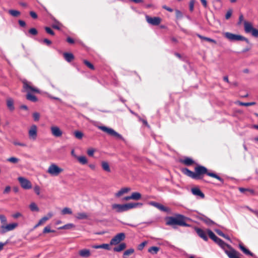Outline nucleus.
Instances as JSON below:
<instances>
[{
  "instance_id": "nucleus-1",
  "label": "nucleus",
  "mask_w": 258,
  "mask_h": 258,
  "mask_svg": "<svg viewBox=\"0 0 258 258\" xmlns=\"http://www.w3.org/2000/svg\"><path fill=\"white\" fill-rule=\"evenodd\" d=\"M194 170V172L187 168H184L181 169V171L184 174L195 180L203 179L204 175L206 174L218 179L222 183L224 182L223 179L215 173L209 172L208 169L204 166L197 165Z\"/></svg>"
},
{
  "instance_id": "nucleus-2",
  "label": "nucleus",
  "mask_w": 258,
  "mask_h": 258,
  "mask_svg": "<svg viewBox=\"0 0 258 258\" xmlns=\"http://www.w3.org/2000/svg\"><path fill=\"white\" fill-rule=\"evenodd\" d=\"M187 218L181 214H176L174 216L169 217L166 218V225H170L175 228V225L189 227V225L186 223Z\"/></svg>"
},
{
  "instance_id": "nucleus-3",
  "label": "nucleus",
  "mask_w": 258,
  "mask_h": 258,
  "mask_svg": "<svg viewBox=\"0 0 258 258\" xmlns=\"http://www.w3.org/2000/svg\"><path fill=\"white\" fill-rule=\"evenodd\" d=\"M142 205L143 204L140 203H130L122 205L114 204L112 205L111 207L112 210H115L116 212L121 213L138 207H141Z\"/></svg>"
},
{
  "instance_id": "nucleus-4",
  "label": "nucleus",
  "mask_w": 258,
  "mask_h": 258,
  "mask_svg": "<svg viewBox=\"0 0 258 258\" xmlns=\"http://www.w3.org/2000/svg\"><path fill=\"white\" fill-rule=\"evenodd\" d=\"M23 83V91L27 92V94L35 93H39V90L33 86L32 83L26 80H22Z\"/></svg>"
},
{
  "instance_id": "nucleus-5",
  "label": "nucleus",
  "mask_w": 258,
  "mask_h": 258,
  "mask_svg": "<svg viewBox=\"0 0 258 258\" xmlns=\"http://www.w3.org/2000/svg\"><path fill=\"white\" fill-rule=\"evenodd\" d=\"M223 35L230 41H244L247 43H249V41L247 38L240 35L235 34L230 32H225L223 34Z\"/></svg>"
},
{
  "instance_id": "nucleus-6",
  "label": "nucleus",
  "mask_w": 258,
  "mask_h": 258,
  "mask_svg": "<svg viewBox=\"0 0 258 258\" xmlns=\"http://www.w3.org/2000/svg\"><path fill=\"white\" fill-rule=\"evenodd\" d=\"M98 128L103 132L106 133L107 134L111 136L114 137L120 140L123 139L121 135L119 134L118 133L116 132L114 130L111 128H109L105 126H99Z\"/></svg>"
},
{
  "instance_id": "nucleus-7",
  "label": "nucleus",
  "mask_w": 258,
  "mask_h": 258,
  "mask_svg": "<svg viewBox=\"0 0 258 258\" xmlns=\"http://www.w3.org/2000/svg\"><path fill=\"white\" fill-rule=\"evenodd\" d=\"M63 169L55 164H51L48 167L47 172L52 176H57L63 171Z\"/></svg>"
},
{
  "instance_id": "nucleus-8",
  "label": "nucleus",
  "mask_w": 258,
  "mask_h": 258,
  "mask_svg": "<svg viewBox=\"0 0 258 258\" xmlns=\"http://www.w3.org/2000/svg\"><path fill=\"white\" fill-rule=\"evenodd\" d=\"M125 235L124 233H119L114 236L110 241V245H116L124 240Z\"/></svg>"
},
{
  "instance_id": "nucleus-9",
  "label": "nucleus",
  "mask_w": 258,
  "mask_h": 258,
  "mask_svg": "<svg viewBox=\"0 0 258 258\" xmlns=\"http://www.w3.org/2000/svg\"><path fill=\"white\" fill-rule=\"evenodd\" d=\"M18 180L20 182L21 186L24 189H29L32 188V184L31 182L27 178L23 177H18Z\"/></svg>"
},
{
  "instance_id": "nucleus-10",
  "label": "nucleus",
  "mask_w": 258,
  "mask_h": 258,
  "mask_svg": "<svg viewBox=\"0 0 258 258\" xmlns=\"http://www.w3.org/2000/svg\"><path fill=\"white\" fill-rule=\"evenodd\" d=\"M145 18L147 22L149 24L153 26L159 25L161 22V19L158 17H151L149 16L146 15Z\"/></svg>"
},
{
  "instance_id": "nucleus-11",
  "label": "nucleus",
  "mask_w": 258,
  "mask_h": 258,
  "mask_svg": "<svg viewBox=\"0 0 258 258\" xmlns=\"http://www.w3.org/2000/svg\"><path fill=\"white\" fill-rule=\"evenodd\" d=\"M17 226V223H11L8 225H2L1 226V233L2 234H4L7 232L12 231L16 228Z\"/></svg>"
},
{
  "instance_id": "nucleus-12",
  "label": "nucleus",
  "mask_w": 258,
  "mask_h": 258,
  "mask_svg": "<svg viewBox=\"0 0 258 258\" xmlns=\"http://www.w3.org/2000/svg\"><path fill=\"white\" fill-rule=\"evenodd\" d=\"M50 131L53 136L56 138H60L62 135V131L57 126H52Z\"/></svg>"
},
{
  "instance_id": "nucleus-13",
  "label": "nucleus",
  "mask_w": 258,
  "mask_h": 258,
  "mask_svg": "<svg viewBox=\"0 0 258 258\" xmlns=\"http://www.w3.org/2000/svg\"><path fill=\"white\" fill-rule=\"evenodd\" d=\"M30 139L33 140H36L37 136V127L36 125H32L28 132Z\"/></svg>"
},
{
  "instance_id": "nucleus-14",
  "label": "nucleus",
  "mask_w": 258,
  "mask_h": 258,
  "mask_svg": "<svg viewBox=\"0 0 258 258\" xmlns=\"http://www.w3.org/2000/svg\"><path fill=\"white\" fill-rule=\"evenodd\" d=\"M179 162L181 164L188 166H191L195 164V162L192 159L187 157L180 159Z\"/></svg>"
},
{
  "instance_id": "nucleus-15",
  "label": "nucleus",
  "mask_w": 258,
  "mask_h": 258,
  "mask_svg": "<svg viewBox=\"0 0 258 258\" xmlns=\"http://www.w3.org/2000/svg\"><path fill=\"white\" fill-rule=\"evenodd\" d=\"M53 216L52 213H48L46 216L42 217L38 222V223L35 225L34 228L38 227V226L44 224L48 220L51 218Z\"/></svg>"
},
{
  "instance_id": "nucleus-16",
  "label": "nucleus",
  "mask_w": 258,
  "mask_h": 258,
  "mask_svg": "<svg viewBox=\"0 0 258 258\" xmlns=\"http://www.w3.org/2000/svg\"><path fill=\"white\" fill-rule=\"evenodd\" d=\"M149 204L150 205H151L152 206L156 207V208L158 209L159 210H160L161 211H164V212L168 211V209L166 207H165L163 205H162L158 203H157L156 202H153V201L150 202L149 203Z\"/></svg>"
},
{
  "instance_id": "nucleus-17",
  "label": "nucleus",
  "mask_w": 258,
  "mask_h": 258,
  "mask_svg": "<svg viewBox=\"0 0 258 258\" xmlns=\"http://www.w3.org/2000/svg\"><path fill=\"white\" fill-rule=\"evenodd\" d=\"M195 230L198 234V235L202 239H203L205 241H207L208 238L207 236L206 232L203 230V229L199 228H196L195 229Z\"/></svg>"
},
{
  "instance_id": "nucleus-18",
  "label": "nucleus",
  "mask_w": 258,
  "mask_h": 258,
  "mask_svg": "<svg viewBox=\"0 0 258 258\" xmlns=\"http://www.w3.org/2000/svg\"><path fill=\"white\" fill-rule=\"evenodd\" d=\"M238 247L240 248V249L245 254L247 255H250L251 256H253V253H252L250 250H249L248 249H247L242 242H240L239 243Z\"/></svg>"
},
{
  "instance_id": "nucleus-19",
  "label": "nucleus",
  "mask_w": 258,
  "mask_h": 258,
  "mask_svg": "<svg viewBox=\"0 0 258 258\" xmlns=\"http://www.w3.org/2000/svg\"><path fill=\"white\" fill-rule=\"evenodd\" d=\"M191 191L192 194L195 196H199L202 199H204L205 198V195L204 193L198 187L192 188Z\"/></svg>"
},
{
  "instance_id": "nucleus-20",
  "label": "nucleus",
  "mask_w": 258,
  "mask_h": 258,
  "mask_svg": "<svg viewBox=\"0 0 258 258\" xmlns=\"http://www.w3.org/2000/svg\"><path fill=\"white\" fill-rule=\"evenodd\" d=\"M79 254L82 257H88L91 255L90 250L88 249H83L79 251Z\"/></svg>"
},
{
  "instance_id": "nucleus-21",
  "label": "nucleus",
  "mask_w": 258,
  "mask_h": 258,
  "mask_svg": "<svg viewBox=\"0 0 258 258\" xmlns=\"http://www.w3.org/2000/svg\"><path fill=\"white\" fill-rule=\"evenodd\" d=\"M244 31L246 33H248L251 32L253 28L252 24L247 21L244 22Z\"/></svg>"
},
{
  "instance_id": "nucleus-22",
  "label": "nucleus",
  "mask_w": 258,
  "mask_h": 258,
  "mask_svg": "<svg viewBox=\"0 0 258 258\" xmlns=\"http://www.w3.org/2000/svg\"><path fill=\"white\" fill-rule=\"evenodd\" d=\"M126 247V244L124 242H122L120 243L119 245H118L116 246H115L113 248V250L115 252H120L124 249H125Z\"/></svg>"
},
{
  "instance_id": "nucleus-23",
  "label": "nucleus",
  "mask_w": 258,
  "mask_h": 258,
  "mask_svg": "<svg viewBox=\"0 0 258 258\" xmlns=\"http://www.w3.org/2000/svg\"><path fill=\"white\" fill-rule=\"evenodd\" d=\"M92 247L95 249L103 248L106 250H110V244L104 243L100 245H93Z\"/></svg>"
},
{
  "instance_id": "nucleus-24",
  "label": "nucleus",
  "mask_w": 258,
  "mask_h": 258,
  "mask_svg": "<svg viewBox=\"0 0 258 258\" xmlns=\"http://www.w3.org/2000/svg\"><path fill=\"white\" fill-rule=\"evenodd\" d=\"M63 55L64 59L68 62H71L74 59V56L72 53L64 52Z\"/></svg>"
},
{
  "instance_id": "nucleus-25",
  "label": "nucleus",
  "mask_w": 258,
  "mask_h": 258,
  "mask_svg": "<svg viewBox=\"0 0 258 258\" xmlns=\"http://www.w3.org/2000/svg\"><path fill=\"white\" fill-rule=\"evenodd\" d=\"M131 190V188L130 187H124L122 188L120 190H119L117 193H116L115 196L117 197H119L122 196L123 194L125 193H127V192Z\"/></svg>"
},
{
  "instance_id": "nucleus-26",
  "label": "nucleus",
  "mask_w": 258,
  "mask_h": 258,
  "mask_svg": "<svg viewBox=\"0 0 258 258\" xmlns=\"http://www.w3.org/2000/svg\"><path fill=\"white\" fill-rule=\"evenodd\" d=\"M134 252L135 249L134 248H129L124 251L122 256L123 258H127L128 256L133 254Z\"/></svg>"
},
{
  "instance_id": "nucleus-27",
  "label": "nucleus",
  "mask_w": 258,
  "mask_h": 258,
  "mask_svg": "<svg viewBox=\"0 0 258 258\" xmlns=\"http://www.w3.org/2000/svg\"><path fill=\"white\" fill-rule=\"evenodd\" d=\"M239 190L242 192V193H245L246 194H247L248 193L249 195H253L254 194V191L250 188H245L243 187H239Z\"/></svg>"
},
{
  "instance_id": "nucleus-28",
  "label": "nucleus",
  "mask_w": 258,
  "mask_h": 258,
  "mask_svg": "<svg viewBox=\"0 0 258 258\" xmlns=\"http://www.w3.org/2000/svg\"><path fill=\"white\" fill-rule=\"evenodd\" d=\"M26 98L28 100L32 101L33 102H36L38 101L37 98L31 93L27 94Z\"/></svg>"
},
{
  "instance_id": "nucleus-29",
  "label": "nucleus",
  "mask_w": 258,
  "mask_h": 258,
  "mask_svg": "<svg viewBox=\"0 0 258 258\" xmlns=\"http://www.w3.org/2000/svg\"><path fill=\"white\" fill-rule=\"evenodd\" d=\"M131 198L132 200L138 201L141 199L142 195L138 192H134L132 194Z\"/></svg>"
},
{
  "instance_id": "nucleus-30",
  "label": "nucleus",
  "mask_w": 258,
  "mask_h": 258,
  "mask_svg": "<svg viewBox=\"0 0 258 258\" xmlns=\"http://www.w3.org/2000/svg\"><path fill=\"white\" fill-rule=\"evenodd\" d=\"M7 105L10 110L13 111L14 110V101L12 98H9L7 99Z\"/></svg>"
},
{
  "instance_id": "nucleus-31",
  "label": "nucleus",
  "mask_w": 258,
  "mask_h": 258,
  "mask_svg": "<svg viewBox=\"0 0 258 258\" xmlns=\"http://www.w3.org/2000/svg\"><path fill=\"white\" fill-rule=\"evenodd\" d=\"M160 250V248L157 246H152L148 249V252L153 254H157Z\"/></svg>"
},
{
  "instance_id": "nucleus-32",
  "label": "nucleus",
  "mask_w": 258,
  "mask_h": 258,
  "mask_svg": "<svg viewBox=\"0 0 258 258\" xmlns=\"http://www.w3.org/2000/svg\"><path fill=\"white\" fill-rule=\"evenodd\" d=\"M101 166L103 169L108 172H110V168L109 165V164L107 162L102 161L101 163Z\"/></svg>"
},
{
  "instance_id": "nucleus-33",
  "label": "nucleus",
  "mask_w": 258,
  "mask_h": 258,
  "mask_svg": "<svg viewBox=\"0 0 258 258\" xmlns=\"http://www.w3.org/2000/svg\"><path fill=\"white\" fill-rule=\"evenodd\" d=\"M77 159L78 161L82 164L84 165L88 163V160L85 156H78Z\"/></svg>"
},
{
  "instance_id": "nucleus-34",
  "label": "nucleus",
  "mask_w": 258,
  "mask_h": 258,
  "mask_svg": "<svg viewBox=\"0 0 258 258\" xmlns=\"http://www.w3.org/2000/svg\"><path fill=\"white\" fill-rule=\"evenodd\" d=\"M8 12L10 15L14 17H18L21 14L20 11L15 10H10Z\"/></svg>"
},
{
  "instance_id": "nucleus-35",
  "label": "nucleus",
  "mask_w": 258,
  "mask_h": 258,
  "mask_svg": "<svg viewBox=\"0 0 258 258\" xmlns=\"http://www.w3.org/2000/svg\"><path fill=\"white\" fill-rule=\"evenodd\" d=\"M76 217L78 219H86L88 218V215L85 213H78L77 214Z\"/></svg>"
},
{
  "instance_id": "nucleus-36",
  "label": "nucleus",
  "mask_w": 258,
  "mask_h": 258,
  "mask_svg": "<svg viewBox=\"0 0 258 258\" xmlns=\"http://www.w3.org/2000/svg\"><path fill=\"white\" fill-rule=\"evenodd\" d=\"M29 208L32 211H39V208L35 203H31L29 206Z\"/></svg>"
},
{
  "instance_id": "nucleus-37",
  "label": "nucleus",
  "mask_w": 258,
  "mask_h": 258,
  "mask_svg": "<svg viewBox=\"0 0 258 258\" xmlns=\"http://www.w3.org/2000/svg\"><path fill=\"white\" fill-rule=\"evenodd\" d=\"M55 232V230L51 229V227L49 225H47L46 227H45L43 230V233L44 234L50 232L54 233Z\"/></svg>"
},
{
  "instance_id": "nucleus-38",
  "label": "nucleus",
  "mask_w": 258,
  "mask_h": 258,
  "mask_svg": "<svg viewBox=\"0 0 258 258\" xmlns=\"http://www.w3.org/2000/svg\"><path fill=\"white\" fill-rule=\"evenodd\" d=\"M72 211L71 209L69 208L66 207L63 208L61 211L62 215H66V214H72Z\"/></svg>"
},
{
  "instance_id": "nucleus-39",
  "label": "nucleus",
  "mask_w": 258,
  "mask_h": 258,
  "mask_svg": "<svg viewBox=\"0 0 258 258\" xmlns=\"http://www.w3.org/2000/svg\"><path fill=\"white\" fill-rule=\"evenodd\" d=\"M256 104L255 102H238V104L241 106H252Z\"/></svg>"
},
{
  "instance_id": "nucleus-40",
  "label": "nucleus",
  "mask_w": 258,
  "mask_h": 258,
  "mask_svg": "<svg viewBox=\"0 0 258 258\" xmlns=\"http://www.w3.org/2000/svg\"><path fill=\"white\" fill-rule=\"evenodd\" d=\"M84 63L89 69H90L92 70H94L95 69L94 66L92 63H91L90 62L87 60H84L83 61Z\"/></svg>"
},
{
  "instance_id": "nucleus-41",
  "label": "nucleus",
  "mask_w": 258,
  "mask_h": 258,
  "mask_svg": "<svg viewBox=\"0 0 258 258\" xmlns=\"http://www.w3.org/2000/svg\"><path fill=\"white\" fill-rule=\"evenodd\" d=\"M7 160L11 163L16 164L19 162V159L18 158L12 157L8 158Z\"/></svg>"
},
{
  "instance_id": "nucleus-42",
  "label": "nucleus",
  "mask_w": 258,
  "mask_h": 258,
  "mask_svg": "<svg viewBox=\"0 0 258 258\" xmlns=\"http://www.w3.org/2000/svg\"><path fill=\"white\" fill-rule=\"evenodd\" d=\"M216 233L219 235L221 236L228 240H230V238L228 235H225L222 231L220 230H216Z\"/></svg>"
},
{
  "instance_id": "nucleus-43",
  "label": "nucleus",
  "mask_w": 258,
  "mask_h": 258,
  "mask_svg": "<svg viewBox=\"0 0 258 258\" xmlns=\"http://www.w3.org/2000/svg\"><path fill=\"white\" fill-rule=\"evenodd\" d=\"M74 225L73 224H68L66 225H64L61 227H60L58 228V229H71L72 228L74 227Z\"/></svg>"
},
{
  "instance_id": "nucleus-44",
  "label": "nucleus",
  "mask_w": 258,
  "mask_h": 258,
  "mask_svg": "<svg viewBox=\"0 0 258 258\" xmlns=\"http://www.w3.org/2000/svg\"><path fill=\"white\" fill-rule=\"evenodd\" d=\"M74 135L75 137L78 139H81L83 137V134L80 131H75Z\"/></svg>"
},
{
  "instance_id": "nucleus-45",
  "label": "nucleus",
  "mask_w": 258,
  "mask_h": 258,
  "mask_svg": "<svg viewBox=\"0 0 258 258\" xmlns=\"http://www.w3.org/2000/svg\"><path fill=\"white\" fill-rule=\"evenodd\" d=\"M0 221L2 225H5L7 221L6 216L4 215H0Z\"/></svg>"
},
{
  "instance_id": "nucleus-46",
  "label": "nucleus",
  "mask_w": 258,
  "mask_h": 258,
  "mask_svg": "<svg viewBox=\"0 0 258 258\" xmlns=\"http://www.w3.org/2000/svg\"><path fill=\"white\" fill-rule=\"evenodd\" d=\"M147 241H145L140 243L138 246V250H142L144 248V247L147 244Z\"/></svg>"
},
{
  "instance_id": "nucleus-47",
  "label": "nucleus",
  "mask_w": 258,
  "mask_h": 258,
  "mask_svg": "<svg viewBox=\"0 0 258 258\" xmlns=\"http://www.w3.org/2000/svg\"><path fill=\"white\" fill-rule=\"evenodd\" d=\"M195 3V0H190L189 7V11L190 12H192L194 10Z\"/></svg>"
},
{
  "instance_id": "nucleus-48",
  "label": "nucleus",
  "mask_w": 258,
  "mask_h": 258,
  "mask_svg": "<svg viewBox=\"0 0 258 258\" xmlns=\"http://www.w3.org/2000/svg\"><path fill=\"white\" fill-rule=\"evenodd\" d=\"M29 33L33 35H36L38 34V31L36 29L32 28L29 30Z\"/></svg>"
},
{
  "instance_id": "nucleus-49",
  "label": "nucleus",
  "mask_w": 258,
  "mask_h": 258,
  "mask_svg": "<svg viewBox=\"0 0 258 258\" xmlns=\"http://www.w3.org/2000/svg\"><path fill=\"white\" fill-rule=\"evenodd\" d=\"M45 30L48 34H49L51 35H54V31L50 28H49L48 27H45Z\"/></svg>"
},
{
  "instance_id": "nucleus-50",
  "label": "nucleus",
  "mask_w": 258,
  "mask_h": 258,
  "mask_svg": "<svg viewBox=\"0 0 258 258\" xmlns=\"http://www.w3.org/2000/svg\"><path fill=\"white\" fill-rule=\"evenodd\" d=\"M33 117L35 121H38L40 118V114L38 112L33 113Z\"/></svg>"
},
{
  "instance_id": "nucleus-51",
  "label": "nucleus",
  "mask_w": 258,
  "mask_h": 258,
  "mask_svg": "<svg viewBox=\"0 0 258 258\" xmlns=\"http://www.w3.org/2000/svg\"><path fill=\"white\" fill-rule=\"evenodd\" d=\"M232 10L231 9H229L226 13V15H225V19L226 20H228L229 19L231 15H232Z\"/></svg>"
},
{
  "instance_id": "nucleus-52",
  "label": "nucleus",
  "mask_w": 258,
  "mask_h": 258,
  "mask_svg": "<svg viewBox=\"0 0 258 258\" xmlns=\"http://www.w3.org/2000/svg\"><path fill=\"white\" fill-rule=\"evenodd\" d=\"M175 15H176V17L177 19H180L182 17V13L179 10H175Z\"/></svg>"
},
{
  "instance_id": "nucleus-53",
  "label": "nucleus",
  "mask_w": 258,
  "mask_h": 258,
  "mask_svg": "<svg viewBox=\"0 0 258 258\" xmlns=\"http://www.w3.org/2000/svg\"><path fill=\"white\" fill-rule=\"evenodd\" d=\"M13 144L15 146H21V147H26L27 146L26 144H25V143H20V142H19L17 141H14L13 142Z\"/></svg>"
},
{
  "instance_id": "nucleus-54",
  "label": "nucleus",
  "mask_w": 258,
  "mask_h": 258,
  "mask_svg": "<svg viewBox=\"0 0 258 258\" xmlns=\"http://www.w3.org/2000/svg\"><path fill=\"white\" fill-rule=\"evenodd\" d=\"M34 190L37 195H40V188L38 185H36L34 186Z\"/></svg>"
},
{
  "instance_id": "nucleus-55",
  "label": "nucleus",
  "mask_w": 258,
  "mask_h": 258,
  "mask_svg": "<svg viewBox=\"0 0 258 258\" xmlns=\"http://www.w3.org/2000/svg\"><path fill=\"white\" fill-rule=\"evenodd\" d=\"M204 221L206 223H207L208 225H213L214 224V222L208 218H205Z\"/></svg>"
},
{
  "instance_id": "nucleus-56",
  "label": "nucleus",
  "mask_w": 258,
  "mask_h": 258,
  "mask_svg": "<svg viewBox=\"0 0 258 258\" xmlns=\"http://www.w3.org/2000/svg\"><path fill=\"white\" fill-rule=\"evenodd\" d=\"M251 33H252V36H253L254 37H258V30L257 29H256L255 28H253L251 32Z\"/></svg>"
},
{
  "instance_id": "nucleus-57",
  "label": "nucleus",
  "mask_w": 258,
  "mask_h": 258,
  "mask_svg": "<svg viewBox=\"0 0 258 258\" xmlns=\"http://www.w3.org/2000/svg\"><path fill=\"white\" fill-rule=\"evenodd\" d=\"M11 187L10 186H7L5 187V188L4 191H3V194H9L10 192V191H11Z\"/></svg>"
},
{
  "instance_id": "nucleus-58",
  "label": "nucleus",
  "mask_w": 258,
  "mask_h": 258,
  "mask_svg": "<svg viewBox=\"0 0 258 258\" xmlns=\"http://www.w3.org/2000/svg\"><path fill=\"white\" fill-rule=\"evenodd\" d=\"M30 15L31 16V17L32 18L35 19H37L38 17L37 14L34 11H30Z\"/></svg>"
},
{
  "instance_id": "nucleus-59",
  "label": "nucleus",
  "mask_w": 258,
  "mask_h": 258,
  "mask_svg": "<svg viewBox=\"0 0 258 258\" xmlns=\"http://www.w3.org/2000/svg\"><path fill=\"white\" fill-rule=\"evenodd\" d=\"M94 153V150L93 149H89L87 151V154L89 156H93Z\"/></svg>"
},
{
  "instance_id": "nucleus-60",
  "label": "nucleus",
  "mask_w": 258,
  "mask_h": 258,
  "mask_svg": "<svg viewBox=\"0 0 258 258\" xmlns=\"http://www.w3.org/2000/svg\"><path fill=\"white\" fill-rule=\"evenodd\" d=\"M43 42L46 44L47 45L49 46L51 44L52 42L50 40L48 39L45 38L43 40Z\"/></svg>"
},
{
  "instance_id": "nucleus-61",
  "label": "nucleus",
  "mask_w": 258,
  "mask_h": 258,
  "mask_svg": "<svg viewBox=\"0 0 258 258\" xmlns=\"http://www.w3.org/2000/svg\"><path fill=\"white\" fill-rule=\"evenodd\" d=\"M205 41H208V42H212V43H214L215 44H216V40L213 39H211L210 38H209V37H206L205 38Z\"/></svg>"
},
{
  "instance_id": "nucleus-62",
  "label": "nucleus",
  "mask_w": 258,
  "mask_h": 258,
  "mask_svg": "<svg viewBox=\"0 0 258 258\" xmlns=\"http://www.w3.org/2000/svg\"><path fill=\"white\" fill-rule=\"evenodd\" d=\"M162 8L163 9L168 11V12H173V9L166 6V5H164L162 6Z\"/></svg>"
},
{
  "instance_id": "nucleus-63",
  "label": "nucleus",
  "mask_w": 258,
  "mask_h": 258,
  "mask_svg": "<svg viewBox=\"0 0 258 258\" xmlns=\"http://www.w3.org/2000/svg\"><path fill=\"white\" fill-rule=\"evenodd\" d=\"M67 41L70 44H73L75 42L74 39L70 37L67 38Z\"/></svg>"
},
{
  "instance_id": "nucleus-64",
  "label": "nucleus",
  "mask_w": 258,
  "mask_h": 258,
  "mask_svg": "<svg viewBox=\"0 0 258 258\" xmlns=\"http://www.w3.org/2000/svg\"><path fill=\"white\" fill-rule=\"evenodd\" d=\"M18 22L19 25L22 27H24L26 26L25 22L23 20H20Z\"/></svg>"
}]
</instances>
